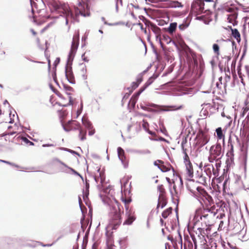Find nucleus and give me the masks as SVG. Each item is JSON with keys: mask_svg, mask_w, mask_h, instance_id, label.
<instances>
[{"mask_svg": "<svg viewBox=\"0 0 249 249\" xmlns=\"http://www.w3.org/2000/svg\"><path fill=\"white\" fill-rule=\"evenodd\" d=\"M52 5L55 11L58 13L63 14L65 17L67 24H68L69 21L72 22L76 20V18L79 15L84 17L90 15L88 4L83 0L81 2H79L77 7L75 8V17L70 10L69 5L67 3L53 1L52 2Z\"/></svg>", "mask_w": 249, "mask_h": 249, "instance_id": "nucleus-1", "label": "nucleus"}, {"mask_svg": "<svg viewBox=\"0 0 249 249\" xmlns=\"http://www.w3.org/2000/svg\"><path fill=\"white\" fill-rule=\"evenodd\" d=\"M114 190L109 189L108 194L106 196L105 201L111 207V213H114L115 219H120V210L118 205V202L115 199L113 194Z\"/></svg>", "mask_w": 249, "mask_h": 249, "instance_id": "nucleus-2", "label": "nucleus"}, {"mask_svg": "<svg viewBox=\"0 0 249 249\" xmlns=\"http://www.w3.org/2000/svg\"><path fill=\"white\" fill-rule=\"evenodd\" d=\"M141 108L145 111L149 112H153L154 110L150 109L149 107H157L158 108V111H170L172 110H177L182 108V105L178 107L176 106H161L153 103H141L140 104Z\"/></svg>", "mask_w": 249, "mask_h": 249, "instance_id": "nucleus-3", "label": "nucleus"}, {"mask_svg": "<svg viewBox=\"0 0 249 249\" xmlns=\"http://www.w3.org/2000/svg\"><path fill=\"white\" fill-rule=\"evenodd\" d=\"M210 10L209 5H206L201 0H194L191 5V12L196 15H199L207 11H210Z\"/></svg>", "mask_w": 249, "mask_h": 249, "instance_id": "nucleus-4", "label": "nucleus"}, {"mask_svg": "<svg viewBox=\"0 0 249 249\" xmlns=\"http://www.w3.org/2000/svg\"><path fill=\"white\" fill-rule=\"evenodd\" d=\"M222 156L221 146L220 144H217L211 147L208 160L209 162H213L214 160H218Z\"/></svg>", "mask_w": 249, "mask_h": 249, "instance_id": "nucleus-5", "label": "nucleus"}, {"mask_svg": "<svg viewBox=\"0 0 249 249\" xmlns=\"http://www.w3.org/2000/svg\"><path fill=\"white\" fill-rule=\"evenodd\" d=\"M211 211L214 212L215 216L217 214V218L222 219L225 216L228 209L226 204L224 202H220L211 207Z\"/></svg>", "mask_w": 249, "mask_h": 249, "instance_id": "nucleus-6", "label": "nucleus"}, {"mask_svg": "<svg viewBox=\"0 0 249 249\" xmlns=\"http://www.w3.org/2000/svg\"><path fill=\"white\" fill-rule=\"evenodd\" d=\"M195 217L196 218H197L198 217H199L200 219L202 221L205 223H208L209 224L214 217H215V213H214V212H213V211H211V208L210 209H207L203 210L200 215H199L198 213L197 212Z\"/></svg>", "mask_w": 249, "mask_h": 249, "instance_id": "nucleus-7", "label": "nucleus"}, {"mask_svg": "<svg viewBox=\"0 0 249 249\" xmlns=\"http://www.w3.org/2000/svg\"><path fill=\"white\" fill-rule=\"evenodd\" d=\"M79 43V35L78 34H75L73 36L71 51L68 56L67 62H71L73 61L75 53L78 49Z\"/></svg>", "mask_w": 249, "mask_h": 249, "instance_id": "nucleus-8", "label": "nucleus"}, {"mask_svg": "<svg viewBox=\"0 0 249 249\" xmlns=\"http://www.w3.org/2000/svg\"><path fill=\"white\" fill-rule=\"evenodd\" d=\"M224 10L229 13L227 14L228 17L227 19L228 21L234 25L235 23L236 19L237 18V10L234 7H225L224 8Z\"/></svg>", "mask_w": 249, "mask_h": 249, "instance_id": "nucleus-9", "label": "nucleus"}, {"mask_svg": "<svg viewBox=\"0 0 249 249\" xmlns=\"http://www.w3.org/2000/svg\"><path fill=\"white\" fill-rule=\"evenodd\" d=\"M188 189L196 196H198L199 195H204L206 192L201 187L196 186L194 182L192 184H189L187 186Z\"/></svg>", "mask_w": 249, "mask_h": 249, "instance_id": "nucleus-10", "label": "nucleus"}, {"mask_svg": "<svg viewBox=\"0 0 249 249\" xmlns=\"http://www.w3.org/2000/svg\"><path fill=\"white\" fill-rule=\"evenodd\" d=\"M237 72L239 77L243 80V77H248L249 78V66H243L242 63H238Z\"/></svg>", "mask_w": 249, "mask_h": 249, "instance_id": "nucleus-11", "label": "nucleus"}, {"mask_svg": "<svg viewBox=\"0 0 249 249\" xmlns=\"http://www.w3.org/2000/svg\"><path fill=\"white\" fill-rule=\"evenodd\" d=\"M72 63H66L65 66V76L68 81L71 84L75 83V79L72 71Z\"/></svg>", "mask_w": 249, "mask_h": 249, "instance_id": "nucleus-12", "label": "nucleus"}, {"mask_svg": "<svg viewBox=\"0 0 249 249\" xmlns=\"http://www.w3.org/2000/svg\"><path fill=\"white\" fill-rule=\"evenodd\" d=\"M179 185L178 187L175 184L174 181L173 182V188L170 189V193L172 196L174 198H178L181 193V188L183 186V181L181 178H179Z\"/></svg>", "mask_w": 249, "mask_h": 249, "instance_id": "nucleus-13", "label": "nucleus"}, {"mask_svg": "<svg viewBox=\"0 0 249 249\" xmlns=\"http://www.w3.org/2000/svg\"><path fill=\"white\" fill-rule=\"evenodd\" d=\"M58 63H48V69L49 75L52 77L53 81L58 84L56 79V67Z\"/></svg>", "mask_w": 249, "mask_h": 249, "instance_id": "nucleus-14", "label": "nucleus"}, {"mask_svg": "<svg viewBox=\"0 0 249 249\" xmlns=\"http://www.w3.org/2000/svg\"><path fill=\"white\" fill-rule=\"evenodd\" d=\"M213 49L215 54L216 55V57L217 58V60L219 61V62H228L231 60V57L229 55H224L222 56L221 55V59H220L219 58V56L220 55L219 53V47L217 44H213Z\"/></svg>", "mask_w": 249, "mask_h": 249, "instance_id": "nucleus-15", "label": "nucleus"}, {"mask_svg": "<svg viewBox=\"0 0 249 249\" xmlns=\"http://www.w3.org/2000/svg\"><path fill=\"white\" fill-rule=\"evenodd\" d=\"M118 156L121 161L122 164L124 168H127L128 165V162L126 159L124 150L120 147L117 148Z\"/></svg>", "mask_w": 249, "mask_h": 249, "instance_id": "nucleus-16", "label": "nucleus"}, {"mask_svg": "<svg viewBox=\"0 0 249 249\" xmlns=\"http://www.w3.org/2000/svg\"><path fill=\"white\" fill-rule=\"evenodd\" d=\"M145 24L148 29L152 31L155 33L157 37L160 36L161 31L159 27L150 21H147Z\"/></svg>", "mask_w": 249, "mask_h": 249, "instance_id": "nucleus-17", "label": "nucleus"}, {"mask_svg": "<svg viewBox=\"0 0 249 249\" xmlns=\"http://www.w3.org/2000/svg\"><path fill=\"white\" fill-rule=\"evenodd\" d=\"M126 215H127V219L124 223V225H131L135 220V217L133 215L132 213L131 210L125 211Z\"/></svg>", "mask_w": 249, "mask_h": 249, "instance_id": "nucleus-18", "label": "nucleus"}, {"mask_svg": "<svg viewBox=\"0 0 249 249\" xmlns=\"http://www.w3.org/2000/svg\"><path fill=\"white\" fill-rule=\"evenodd\" d=\"M156 77V76H155L154 75L150 77L147 81V82L145 83V87L143 88H141L140 89L139 91L137 94V96H138L145 89V88H146L147 87L150 85L154 82Z\"/></svg>", "mask_w": 249, "mask_h": 249, "instance_id": "nucleus-19", "label": "nucleus"}, {"mask_svg": "<svg viewBox=\"0 0 249 249\" xmlns=\"http://www.w3.org/2000/svg\"><path fill=\"white\" fill-rule=\"evenodd\" d=\"M166 204V201L162 194H160L159 198L158 204L157 205V208L160 207L163 208Z\"/></svg>", "mask_w": 249, "mask_h": 249, "instance_id": "nucleus-20", "label": "nucleus"}, {"mask_svg": "<svg viewBox=\"0 0 249 249\" xmlns=\"http://www.w3.org/2000/svg\"><path fill=\"white\" fill-rule=\"evenodd\" d=\"M186 174L190 178H192L193 176V168L191 162L185 164Z\"/></svg>", "mask_w": 249, "mask_h": 249, "instance_id": "nucleus-21", "label": "nucleus"}, {"mask_svg": "<svg viewBox=\"0 0 249 249\" xmlns=\"http://www.w3.org/2000/svg\"><path fill=\"white\" fill-rule=\"evenodd\" d=\"M46 55L48 62H51L52 61H53L54 62H59L60 61V58L58 57H56L53 53L50 55L49 56H47V54L46 53Z\"/></svg>", "mask_w": 249, "mask_h": 249, "instance_id": "nucleus-22", "label": "nucleus"}, {"mask_svg": "<svg viewBox=\"0 0 249 249\" xmlns=\"http://www.w3.org/2000/svg\"><path fill=\"white\" fill-rule=\"evenodd\" d=\"M64 88L67 91L66 93L68 95V97L69 98V103L66 105L65 106H68L71 105L72 104V99L71 97L70 96V93L68 92V91H71L72 90V88L69 87V86H64Z\"/></svg>", "mask_w": 249, "mask_h": 249, "instance_id": "nucleus-23", "label": "nucleus"}, {"mask_svg": "<svg viewBox=\"0 0 249 249\" xmlns=\"http://www.w3.org/2000/svg\"><path fill=\"white\" fill-rule=\"evenodd\" d=\"M82 124L87 129L90 130L92 128L91 123L86 118L83 117L82 119Z\"/></svg>", "mask_w": 249, "mask_h": 249, "instance_id": "nucleus-24", "label": "nucleus"}, {"mask_svg": "<svg viewBox=\"0 0 249 249\" xmlns=\"http://www.w3.org/2000/svg\"><path fill=\"white\" fill-rule=\"evenodd\" d=\"M177 27V23L176 22H173L170 24L169 27L168 28L167 31L171 34L175 32Z\"/></svg>", "mask_w": 249, "mask_h": 249, "instance_id": "nucleus-25", "label": "nucleus"}, {"mask_svg": "<svg viewBox=\"0 0 249 249\" xmlns=\"http://www.w3.org/2000/svg\"><path fill=\"white\" fill-rule=\"evenodd\" d=\"M78 129L79 130V137L80 140L81 141L85 140L86 139V131L83 130L82 127H78Z\"/></svg>", "mask_w": 249, "mask_h": 249, "instance_id": "nucleus-26", "label": "nucleus"}, {"mask_svg": "<svg viewBox=\"0 0 249 249\" xmlns=\"http://www.w3.org/2000/svg\"><path fill=\"white\" fill-rule=\"evenodd\" d=\"M231 33L233 37H234L238 42L240 41V34L238 30L236 29H231Z\"/></svg>", "mask_w": 249, "mask_h": 249, "instance_id": "nucleus-27", "label": "nucleus"}, {"mask_svg": "<svg viewBox=\"0 0 249 249\" xmlns=\"http://www.w3.org/2000/svg\"><path fill=\"white\" fill-rule=\"evenodd\" d=\"M159 168L162 172H166L170 170L171 166L169 165H164L163 163L161 164L160 165L158 166Z\"/></svg>", "mask_w": 249, "mask_h": 249, "instance_id": "nucleus-28", "label": "nucleus"}, {"mask_svg": "<svg viewBox=\"0 0 249 249\" xmlns=\"http://www.w3.org/2000/svg\"><path fill=\"white\" fill-rule=\"evenodd\" d=\"M132 152L135 154H142V155H146L149 154L151 152L150 150L148 149L145 150H133Z\"/></svg>", "mask_w": 249, "mask_h": 249, "instance_id": "nucleus-29", "label": "nucleus"}, {"mask_svg": "<svg viewBox=\"0 0 249 249\" xmlns=\"http://www.w3.org/2000/svg\"><path fill=\"white\" fill-rule=\"evenodd\" d=\"M57 161L59 162V163H60L61 165H64L66 168H67L68 169H69L70 171H71L74 174L76 175H77L79 177H80V178L83 179V177L77 172H76V171H75L73 169L71 168V167H68L66 164H65L64 163H63V162L61 161L60 160H57Z\"/></svg>", "mask_w": 249, "mask_h": 249, "instance_id": "nucleus-30", "label": "nucleus"}, {"mask_svg": "<svg viewBox=\"0 0 249 249\" xmlns=\"http://www.w3.org/2000/svg\"><path fill=\"white\" fill-rule=\"evenodd\" d=\"M122 201L124 203L125 211H128L130 210L129 209V204L131 201V199L130 198H124V197H122Z\"/></svg>", "mask_w": 249, "mask_h": 249, "instance_id": "nucleus-31", "label": "nucleus"}, {"mask_svg": "<svg viewBox=\"0 0 249 249\" xmlns=\"http://www.w3.org/2000/svg\"><path fill=\"white\" fill-rule=\"evenodd\" d=\"M231 79L230 75H228L227 73H225V75L224 77V81H223V88H225L228 85V83L230 82Z\"/></svg>", "mask_w": 249, "mask_h": 249, "instance_id": "nucleus-32", "label": "nucleus"}, {"mask_svg": "<svg viewBox=\"0 0 249 249\" xmlns=\"http://www.w3.org/2000/svg\"><path fill=\"white\" fill-rule=\"evenodd\" d=\"M223 81L222 76L220 77L218 79V81L216 82V85L218 89H221L223 88Z\"/></svg>", "mask_w": 249, "mask_h": 249, "instance_id": "nucleus-33", "label": "nucleus"}, {"mask_svg": "<svg viewBox=\"0 0 249 249\" xmlns=\"http://www.w3.org/2000/svg\"><path fill=\"white\" fill-rule=\"evenodd\" d=\"M80 66L81 68V74L83 79L86 80L87 78V76L86 75V70L85 69V67L83 65V63L80 64Z\"/></svg>", "mask_w": 249, "mask_h": 249, "instance_id": "nucleus-34", "label": "nucleus"}, {"mask_svg": "<svg viewBox=\"0 0 249 249\" xmlns=\"http://www.w3.org/2000/svg\"><path fill=\"white\" fill-rule=\"evenodd\" d=\"M216 134L218 139H222L224 138L222 130L221 127H218L216 129Z\"/></svg>", "mask_w": 249, "mask_h": 249, "instance_id": "nucleus-35", "label": "nucleus"}, {"mask_svg": "<svg viewBox=\"0 0 249 249\" xmlns=\"http://www.w3.org/2000/svg\"><path fill=\"white\" fill-rule=\"evenodd\" d=\"M169 6L171 7H182V5L181 3L178 1H172L170 2Z\"/></svg>", "mask_w": 249, "mask_h": 249, "instance_id": "nucleus-36", "label": "nucleus"}, {"mask_svg": "<svg viewBox=\"0 0 249 249\" xmlns=\"http://www.w3.org/2000/svg\"><path fill=\"white\" fill-rule=\"evenodd\" d=\"M172 212V208H169V209H167L165 211L162 212V216L164 218H166L168 217V216L169 215L170 213H171Z\"/></svg>", "mask_w": 249, "mask_h": 249, "instance_id": "nucleus-37", "label": "nucleus"}, {"mask_svg": "<svg viewBox=\"0 0 249 249\" xmlns=\"http://www.w3.org/2000/svg\"><path fill=\"white\" fill-rule=\"evenodd\" d=\"M165 57L166 58V60H167L168 62L170 61V62H172L174 60V58L173 57L171 53H169L166 52L165 53Z\"/></svg>", "mask_w": 249, "mask_h": 249, "instance_id": "nucleus-38", "label": "nucleus"}, {"mask_svg": "<svg viewBox=\"0 0 249 249\" xmlns=\"http://www.w3.org/2000/svg\"><path fill=\"white\" fill-rule=\"evenodd\" d=\"M142 80V74H140L137 76V82L138 83L135 84V86L134 87V88H136L138 87L139 85L141 83Z\"/></svg>", "mask_w": 249, "mask_h": 249, "instance_id": "nucleus-39", "label": "nucleus"}, {"mask_svg": "<svg viewBox=\"0 0 249 249\" xmlns=\"http://www.w3.org/2000/svg\"><path fill=\"white\" fill-rule=\"evenodd\" d=\"M88 196H89V190H83V198L84 200L87 203V201L88 200Z\"/></svg>", "mask_w": 249, "mask_h": 249, "instance_id": "nucleus-40", "label": "nucleus"}, {"mask_svg": "<svg viewBox=\"0 0 249 249\" xmlns=\"http://www.w3.org/2000/svg\"><path fill=\"white\" fill-rule=\"evenodd\" d=\"M186 143V141H183L181 142V148H182V152L184 155L185 154V153H187V150L184 147V144Z\"/></svg>", "mask_w": 249, "mask_h": 249, "instance_id": "nucleus-41", "label": "nucleus"}, {"mask_svg": "<svg viewBox=\"0 0 249 249\" xmlns=\"http://www.w3.org/2000/svg\"><path fill=\"white\" fill-rule=\"evenodd\" d=\"M183 160L185 164L191 162L189 160V157L187 153H185V154H184Z\"/></svg>", "mask_w": 249, "mask_h": 249, "instance_id": "nucleus-42", "label": "nucleus"}, {"mask_svg": "<svg viewBox=\"0 0 249 249\" xmlns=\"http://www.w3.org/2000/svg\"><path fill=\"white\" fill-rule=\"evenodd\" d=\"M82 109H83V104L82 103L81 104V106H80V107L78 109V110H77V112H76V118H78V117L81 114V113H82Z\"/></svg>", "mask_w": 249, "mask_h": 249, "instance_id": "nucleus-43", "label": "nucleus"}, {"mask_svg": "<svg viewBox=\"0 0 249 249\" xmlns=\"http://www.w3.org/2000/svg\"><path fill=\"white\" fill-rule=\"evenodd\" d=\"M208 142L209 139L207 138V137L206 136H204L203 140L201 142V145L203 146L205 145L206 143H207Z\"/></svg>", "mask_w": 249, "mask_h": 249, "instance_id": "nucleus-44", "label": "nucleus"}, {"mask_svg": "<svg viewBox=\"0 0 249 249\" xmlns=\"http://www.w3.org/2000/svg\"><path fill=\"white\" fill-rule=\"evenodd\" d=\"M188 27L186 24H181L179 25L178 28L180 30H183Z\"/></svg>", "mask_w": 249, "mask_h": 249, "instance_id": "nucleus-45", "label": "nucleus"}, {"mask_svg": "<svg viewBox=\"0 0 249 249\" xmlns=\"http://www.w3.org/2000/svg\"><path fill=\"white\" fill-rule=\"evenodd\" d=\"M63 167H62L61 168V170L62 172H65V173H69V171H70L69 169H68L67 168H66L64 165H62Z\"/></svg>", "mask_w": 249, "mask_h": 249, "instance_id": "nucleus-46", "label": "nucleus"}, {"mask_svg": "<svg viewBox=\"0 0 249 249\" xmlns=\"http://www.w3.org/2000/svg\"><path fill=\"white\" fill-rule=\"evenodd\" d=\"M235 64H236V63H231V71L232 72H233V71L235 72Z\"/></svg>", "mask_w": 249, "mask_h": 249, "instance_id": "nucleus-47", "label": "nucleus"}, {"mask_svg": "<svg viewBox=\"0 0 249 249\" xmlns=\"http://www.w3.org/2000/svg\"><path fill=\"white\" fill-rule=\"evenodd\" d=\"M162 163H163V162L161 160H158L154 162V164L158 167V165H160Z\"/></svg>", "mask_w": 249, "mask_h": 249, "instance_id": "nucleus-48", "label": "nucleus"}, {"mask_svg": "<svg viewBox=\"0 0 249 249\" xmlns=\"http://www.w3.org/2000/svg\"><path fill=\"white\" fill-rule=\"evenodd\" d=\"M65 150L71 153H72V154H77L78 155V156H79V154H78L76 152L74 151H73L72 150H71V149H67V148H65Z\"/></svg>", "mask_w": 249, "mask_h": 249, "instance_id": "nucleus-49", "label": "nucleus"}, {"mask_svg": "<svg viewBox=\"0 0 249 249\" xmlns=\"http://www.w3.org/2000/svg\"><path fill=\"white\" fill-rule=\"evenodd\" d=\"M95 133L94 129H90L89 132V136H92Z\"/></svg>", "mask_w": 249, "mask_h": 249, "instance_id": "nucleus-50", "label": "nucleus"}, {"mask_svg": "<svg viewBox=\"0 0 249 249\" xmlns=\"http://www.w3.org/2000/svg\"><path fill=\"white\" fill-rule=\"evenodd\" d=\"M6 163L8 164H9V165H11L12 166H14L15 167H18V166L17 165H16L15 164L13 163H12V162H10L9 161H6Z\"/></svg>", "mask_w": 249, "mask_h": 249, "instance_id": "nucleus-51", "label": "nucleus"}, {"mask_svg": "<svg viewBox=\"0 0 249 249\" xmlns=\"http://www.w3.org/2000/svg\"><path fill=\"white\" fill-rule=\"evenodd\" d=\"M160 130L161 132L163 133V134H165V132H166V130L165 127L163 126V125L162 126V128H160Z\"/></svg>", "mask_w": 249, "mask_h": 249, "instance_id": "nucleus-52", "label": "nucleus"}, {"mask_svg": "<svg viewBox=\"0 0 249 249\" xmlns=\"http://www.w3.org/2000/svg\"><path fill=\"white\" fill-rule=\"evenodd\" d=\"M43 147H52L54 146L53 144H44L42 145Z\"/></svg>", "mask_w": 249, "mask_h": 249, "instance_id": "nucleus-53", "label": "nucleus"}, {"mask_svg": "<svg viewBox=\"0 0 249 249\" xmlns=\"http://www.w3.org/2000/svg\"><path fill=\"white\" fill-rule=\"evenodd\" d=\"M116 1V6H118L119 2L120 3L121 5H122V0H115Z\"/></svg>", "mask_w": 249, "mask_h": 249, "instance_id": "nucleus-54", "label": "nucleus"}, {"mask_svg": "<svg viewBox=\"0 0 249 249\" xmlns=\"http://www.w3.org/2000/svg\"><path fill=\"white\" fill-rule=\"evenodd\" d=\"M89 184L87 182H86L85 190L88 191L89 189Z\"/></svg>", "mask_w": 249, "mask_h": 249, "instance_id": "nucleus-55", "label": "nucleus"}, {"mask_svg": "<svg viewBox=\"0 0 249 249\" xmlns=\"http://www.w3.org/2000/svg\"><path fill=\"white\" fill-rule=\"evenodd\" d=\"M31 33H32V34L34 36H36V32L33 29H31Z\"/></svg>", "mask_w": 249, "mask_h": 249, "instance_id": "nucleus-56", "label": "nucleus"}, {"mask_svg": "<svg viewBox=\"0 0 249 249\" xmlns=\"http://www.w3.org/2000/svg\"><path fill=\"white\" fill-rule=\"evenodd\" d=\"M97 245H96L95 244H94L92 245V249H97Z\"/></svg>", "mask_w": 249, "mask_h": 249, "instance_id": "nucleus-57", "label": "nucleus"}, {"mask_svg": "<svg viewBox=\"0 0 249 249\" xmlns=\"http://www.w3.org/2000/svg\"><path fill=\"white\" fill-rule=\"evenodd\" d=\"M14 122V119L10 118V121L9 122V123L12 124Z\"/></svg>", "mask_w": 249, "mask_h": 249, "instance_id": "nucleus-58", "label": "nucleus"}, {"mask_svg": "<svg viewBox=\"0 0 249 249\" xmlns=\"http://www.w3.org/2000/svg\"><path fill=\"white\" fill-rule=\"evenodd\" d=\"M136 83H138V82H133L132 83V88L133 89H135V88H134V87L135 86V84H136Z\"/></svg>", "mask_w": 249, "mask_h": 249, "instance_id": "nucleus-59", "label": "nucleus"}, {"mask_svg": "<svg viewBox=\"0 0 249 249\" xmlns=\"http://www.w3.org/2000/svg\"><path fill=\"white\" fill-rule=\"evenodd\" d=\"M63 128L66 131H70V129H68L67 128H66L65 127V126L64 125H63Z\"/></svg>", "mask_w": 249, "mask_h": 249, "instance_id": "nucleus-60", "label": "nucleus"}, {"mask_svg": "<svg viewBox=\"0 0 249 249\" xmlns=\"http://www.w3.org/2000/svg\"><path fill=\"white\" fill-rule=\"evenodd\" d=\"M79 205L80 206L81 205V203H82V200H81V199L80 197H79Z\"/></svg>", "mask_w": 249, "mask_h": 249, "instance_id": "nucleus-61", "label": "nucleus"}, {"mask_svg": "<svg viewBox=\"0 0 249 249\" xmlns=\"http://www.w3.org/2000/svg\"><path fill=\"white\" fill-rule=\"evenodd\" d=\"M84 55H84L83 56L84 61H89V60L87 59L84 57Z\"/></svg>", "mask_w": 249, "mask_h": 249, "instance_id": "nucleus-62", "label": "nucleus"}, {"mask_svg": "<svg viewBox=\"0 0 249 249\" xmlns=\"http://www.w3.org/2000/svg\"><path fill=\"white\" fill-rule=\"evenodd\" d=\"M166 180H167V181L170 183L171 184V182H170V179L169 178H166Z\"/></svg>", "mask_w": 249, "mask_h": 249, "instance_id": "nucleus-63", "label": "nucleus"}, {"mask_svg": "<svg viewBox=\"0 0 249 249\" xmlns=\"http://www.w3.org/2000/svg\"><path fill=\"white\" fill-rule=\"evenodd\" d=\"M3 104H4V105H5L6 104H9V103H8V101H7V100H5V101H4Z\"/></svg>", "mask_w": 249, "mask_h": 249, "instance_id": "nucleus-64", "label": "nucleus"}]
</instances>
